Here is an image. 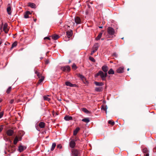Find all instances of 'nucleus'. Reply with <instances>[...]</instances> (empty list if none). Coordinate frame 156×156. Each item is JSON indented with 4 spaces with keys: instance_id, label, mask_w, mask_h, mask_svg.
Segmentation results:
<instances>
[{
    "instance_id": "1",
    "label": "nucleus",
    "mask_w": 156,
    "mask_h": 156,
    "mask_svg": "<svg viewBox=\"0 0 156 156\" xmlns=\"http://www.w3.org/2000/svg\"><path fill=\"white\" fill-rule=\"evenodd\" d=\"M100 76L103 80H105V78L107 76V73H104L103 72L101 71H100L95 75V77H96L98 76Z\"/></svg>"
},
{
    "instance_id": "2",
    "label": "nucleus",
    "mask_w": 156,
    "mask_h": 156,
    "mask_svg": "<svg viewBox=\"0 0 156 156\" xmlns=\"http://www.w3.org/2000/svg\"><path fill=\"white\" fill-rule=\"evenodd\" d=\"M108 33L109 35L108 37H112L113 35L115 33L114 30L113 28L111 27H108L107 29Z\"/></svg>"
},
{
    "instance_id": "3",
    "label": "nucleus",
    "mask_w": 156,
    "mask_h": 156,
    "mask_svg": "<svg viewBox=\"0 0 156 156\" xmlns=\"http://www.w3.org/2000/svg\"><path fill=\"white\" fill-rule=\"evenodd\" d=\"M98 44L96 43L95 44L92 48V51H91L90 55H92L94 53H95L98 50Z\"/></svg>"
},
{
    "instance_id": "4",
    "label": "nucleus",
    "mask_w": 156,
    "mask_h": 156,
    "mask_svg": "<svg viewBox=\"0 0 156 156\" xmlns=\"http://www.w3.org/2000/svg\"><path fill=\"white\" fill-rule=\"evenodd\" d=\"M61 69L64 72H69L70 70V67L69 66H67L61 67Z\"/></svg>"
},
{
    "instance_id": "5",
    "label": "nucleus",
    "mask_w": 156,
    "mask_h": 156,
    "mask_svg": "<svg viewBox=\"0 0 156 156\" xmlns=\"http://www.w3.org/2000/svg\"><path fill=\"white\" fill-rule=\"evenodd\" d=\"M72 155L74 156H78L80 154V152L77 150L73 148L72 150Z\"/></svg>"
},
{
    "instance_id": "6",
    "label": "nucleus",
    "mask_w": 156,
    "mask_h": 156,
    "mask_svg": "<svg viewBox=\"0 0 156 156\" xmlns=\"http://www.w3.org/2000/svg\"><path fill=\"white\" fill-rule=\"evenodd\" d=\"M31 13L29 11L26 12L24 14V16L25 18H28L31 17Z\"/></svg>"
},
{
    "instance_id": "7",
    "label": "nucleus",
    "mask_w": 156,
    "mask_h": 156,
    "mask_svg": "<svg viewBox=\"0 0 156 156\" xmlns=\"http://www.w3.org/2000/svg\"><path fill=\"white\" fill-rule=\"evenodd\" d=\"M76 140H77L76 139L75 140H72L70 141L69 143V146L71 147L74 148L75 147L76 145L75 141H76Z\"/></svg>"
},
{
    "instance_id": "8",
    "label": "nucleus",
    "mask_w": 156,
    "mask_h": 156,
    "mask_svg": "<svg viewBox=\"0 0 156 156\" xmlns=\"http://www.w3.org/2000/svg\"><path fill=\"white\" fill-rule=\"evenodd\" d=\"M73 34V31L71 30H69L66 32V35L68 38H70Z\"/></svg>"
},
{
    "instance_id": "9",
    "label": "nucleus",
    "mask_w": 156,
    "mask_h": 156,
    "mask_svg": "<svg viewBox=\"0 0 156 156\" xmlns=\"http://www.w3.org/2000/svg\"><path fill=\"white\" fill-rule=\"evenodd\" d=\"M8 7L7 8V11L9 15H11V8L10 4H9L7 5Z\"/></svg>"
},
{
    "instance_id": "10",
    "label": "nucleus",
    "mask_w": 156,
    "mask_h": 156,
    "mask_svg": "<svg viewBox=\"0 0 156 156\" xmlns=\"http://www.w3.org/2000/svg\"><path fill=\"white\" fill-rule=\"evenodd\" d=\"M102 69L105 73H107L108 68L107 66L104 65L102 66Z\"/></svg>"
},
{
    "instance_id": "11",
    "label": "nucleus",
    "mask_w": 156,
    "mask_h": 156,
    "mask_svg": "<svg viewBox=\"0 0 156 156\" xmlns=\"http://www.w3.org/2000/svg\"><path fill=\"white\" fill-rule=\"evenodd\" d=\"M7 26L8 25L6 23H5L4 25L3 30L6 33H7L9 31Z\"/></svg>"
},
{
    "instance_id": "12",
    "label": "nucleus",
    "mask_w": 156,
    "mask_h": 156,
    "mask_svg": "<svg viewBox=\"0 0 156 156\" xmlns=\"http://www.w3.org/2000/svg\"><path fill=\"white\" fill-rule=\"evenodd\" d=\"M75 22L77 24L80 23L81 20L80 18L76 16L75 18Z\"/></svg>"
},
{
    "instance_id": "13",
    "label": "nucleus",
    "mask_w": 156,
    "mask_h": 156,
    "mask_svg": "<svg viewBox=\"0 0 156 156\" xmlns=\"http://www.w3.org/2000/svg\"><path fill=\"white\" fill-rule=\"evenodd\" d=\"M117 72L118 73H122L124 72V68L122 67H120L116 70Z\"/></svg>"
},
{
    "instance_id": "14",
    "label": "nucleus",
    "mask_w": 156,
    "mask_h": 156,
    "mask_svg": "<svg viewBox=\"0 0 156 156\" xmlns=\"http://www.w3.org/2000/svg\"><path fill=\"white\" fill-rule=\"evenodd\" d=\"M6 133L8 135L11 136L13 133V131L11 129H9L7 130Z\"/></svg>"
},
{
    "instance_id": "15",
    "label": "nucleus",
    "mask_w": 156,
    "mask_h": 156,
    "mask_svg": "<svg viewBox=\"0 0 156 156\" xmlns=\"http://www.w3.org/2000/svg\"><path fill=\"white\" fill-rule=\"evenodd\" d=\"M26 147H23L22 146H20L19 147V150L20 152H21L23 151L26 149Z\"/></svg>"
},
{
    "instance_id": "16",
    "label": "nucleus",
    "mask_w": 156,
    "mask_h": 156,
    "mask_svg": "<svg viewBox=\"0 0 156 156\" xmlns=\"http://www.w3.org/2000/svg\"><path fill=\"white\" fill-rule=\"evenodd\" d=\"M64 119L66 121H69L72 120L73 118L72 116L66 115L64 117Z\"/></svg>"
},
{
    "instance_id": "17",
    "label": "nucleus",
    "mask_w": 156,
    "mask_h": 156,
    "mask_svg": "<svg viewBox=\"0 0 156 156\" xmlns=\"http://www.w3.org/2000/svg\"><path fill=\"white\" fill-rule=\"evenodd\" d=\"M60 37L57 34H54L52 36V39L54 40H56L59 38Z\"/></svg>"
},
{
    "instance_id": "18",
    "label": "nucleus",
    "mask_w": 156,
    "mask_h": 156,
    "mask_svg": "<svg viewBox=\"0 0 156 156\" xmlns=\"http://www.w3.org/2000/svg\"><path fill=\"white\" fill-rule=\"evenodd\" d=\"M65 84L67 86H69L71 87H74L75 85V84H72L70 82L68 81L66 82Z\"/></svg>"
},
{
    "instance_id": "19",
    "label": "nucleus",
    "mask_w": 156,
    "mask_h": 156,
    "mask_svg": "<svg viewBox=\"0 0 156 156\" xmlns=\"http://www.w3.org/2000/svg\"><path fill=\"white\" fill-rule=\"evenodd\" d=\"M45 124L43 122H41L38 124L39 126L41 128H44L45 126Z\"/></svg>"
},
{
    "instance_id": "20",
    "label": "nucleus",
    "mask_w": 156,
    "mask_h": 156,
    "mask_svg": "<svg viewBox=\"0 0 156 156\" xmlns=\"http://www.w3.org/2000/svg\"><path fill=\"white\" fill-rule=\"evenodd\" d=\"M80 129V128L79 127H78L76 128L73 131V135L74 136H76L78 132L79 131Z\"/></svg>"
},
{
    "instance_id": "21",
    "label": "nucleus",
    "mask_w": 156,
    "mask_h": 156,
    "mask_svg": "<svg viewBox=\"0 0 156 156\" xmlns=\"http://www.w3.org/2000/svg\"><path fill=\"white\" fill-rule=\"evenodd\" d=\"M28 6L33 8H36V5L34 3H29Z\"/></svg>"
},
{
    "instance_id": "22",
    "label": "nucleus",
    "mask_w": 156,
    "mask_h": 156,
    "mask_svg": "<svg viewBox=\"0 0 156 156\" xmlns=\"http://www.w3.org/2000/svg\"><path fill=\"white\" fill-rule=\"evenodd\" d=\"M107 108H108L107 107L106 105H102L101 106V109L105 111L106 114L107 113Z\"/></svg>"
},
{
    "instance_id": "23",
    "label": "nucleus",
    "mask_w": 156,
    "mask_h": 156,
    "mask_svg": "<svg viewBox=\"0 0 156 156\" xmlns=\"http://www.w3.org/2000/svg\"><path fill=\"white\" fill-rule=\"evenodd\" d=\"M102 33H99V34L98 36L95 39L96 40H99L100 38L101 37L102 35Z\"/></svg>"
},
{
    "instance_id": "24",
    "label": "nucleus",
    "mask_w": 156,
    "mask_h": 156,
    "mask_svg": "<svg viewBox=\"0 0 156 156\" xmlns=\"http://www.w3.org/2000/svg\"><path fill=\"white\" fill-rule=\"evenodd\" d=\"M95 84L97 86H102L104 85V83L102 82H95Z\"/></svg>"
},
{
    "instance_id": "25",
    "label": "nucleus",
    "mask_w": 156,
    "mask_h": 156,
    "mask_svg": "<svg viewBox=\"0 0 156 156\" xmlns=\"http://www.w3.org/2000/svg\"><path fill=\"white\" fill-rule=\"evenodd\" d=\"M82 121L86 123H88L90 122V119L89 118H86L82 119Z\"/></svg>"
},
{
    "instance_id": "26",
    "label": "nucleus",
    "mask_w": 156,
    "mask_h": 156,
    "mask_svg": "<svg viewBox=\"0 0 156 156\" xmlns=\"http://www.w3.org/2000/svg\"><path fill=\"white\" fill-rule=\"evenodd\" d=\"M102 87H96L95 89V91L97 92H100L102 91Z\"/></svg>"
},
{
    "instance_id": "27",
    "label": "nucleus",
    "mask_w": 156,
    "mask_h": 156,
    "mask_svg": "<svg viewBox=\"0 0 156 156\" xmlns=\"http://www.w3.org/2000/svg\"><path fill=\"white\" fill-rule=\"evenodd\" d=\"M109 74H113L115 72L112 69H110L108 72Z\"/></svg>"
},
{
    "instance_id": "28",
    "label": "nucleus",
    "mask_w": 156,
    "mask_h": 156,
    "mask_svg": "<svg viewBox=\"0 0 156 156\" xmlns=\"http://www.w3.org/2000/svg\"><path fill=\"white\" fill-rule=\"evenodd\" d=\"M82 110L84 112L87 113V114H89L90 113V112L88 111L87 109L85 108H82Z\"/></svg>"
},
{
    "instance_id": "29",
    "label": "nucleus",
    "mask_w": 156,
    "mask_h": 156,
    "mask_svg": "<svg viewBox=\"0 0 156 156\" xmlns=\"http://www.w3.org/2000/svg\"><path fill=\"white\" fill-rule=\"evenodd\" d=\"M44 77L43 76H41V78L39 80L38 82L37 83L38 84H39L41 83L43 80H44Z\"/></svg>"
},
{
    "instance_id": "30",
    "label": "nucleus",
    "mask_w": 156,
    "mask_h": 156,
    "mask_svg": "<svg viewBox=\"0 0 156 156\" xmlns=\"http://www.w3.org/2000/svg\"><path fill=\"white\" fill-rule=\"evenodd\" d=\"M17 45V42L16 41L14 42L12 45V47H11V49H12L13 48L16 46Z\"/></svg>"
},
{
    "instance_id": "31",
    "label": "nucleus",
    "mask_w": 156,
    "mask_h": 156,
    "mask_svg": "<svg viewBox=\"0 0 156 156\" xmlns=\"http://www.w3.org/2000/svg\"><path fill=\"white\" fill-rule=\"evenodd\" d=\"M56 146V144L55 143H54L52 144L51 148V151H53L54 149L55 148Z\"/></svg>"
},
{
    "instance_id": "32",
    "label": "nucleus",
    "mask_w": 156,
    "mask_h": 156,
    "mask_svg": "<svg viewBox=\"0 0 156 156\" xmlns=\"http://www.w3.org/2000/svg\"><path fill=\"white\" fill-rule=\"evenodd\" d=\"M79 77L82 80H84L86 81V82H87V81L86 80V79L84 76L80 74L79 75Z\"/></svg>"
},
{
    "instance_id": "33",
    "label": "nucleus",
    "mask_w": 156,
    "mask_h": 156,
    "mask_svg": "<svg viewBox=\"0 0 156 156\" xmlns=\"http://www.w3.org/2000/svg\"><path fill=\"white\" fill-rule=\"evenodd\" d=\"M11 89H12L11 87H9L7 89V90H6V93L7 94H9L10 93V92Z\"/></svg>"
},
{
    "instance_id": "34",
    "label": "nucleus",
    "mask_w": 156,
    "mask_h": 156,
    "mask_svg": "<svg viewBox=\"0 0 156 156\" xmlns=\"http://www.w3.org/2000/svg\"><path fill=\"white\" fill-rule=\"evenodd\" d=\"M44 99V100L49 101L50 100V98H48L46 96H44L43 97Z\"/></svg>"
},
{
    "instance_id": "35",
    "label": "nucleus",
    "mask_w": 156,
    "mask_h": 156,
    "mask_svg": "<svg viewBox=\"0 0 156 156\" xmlns=\"http://www.w3.org/2000/svg\"><path fill=\"white\" fill-rule=\"evenodd\" d=\"M18 141V139L17 137H16L15 138V139L14 140V144H17Z\"/></svg>"
},
{
    "instance_id": "36",
    "label": "nucleus",
    "mask_w": 156,
    "mask_h": 156,
    "mask_svg": "<svg viewBox=\"0 0 156 156\" xmlns=\"http://www.w3.org/2000/svg\"><path fill=\"white\" fill-rule=\"evenodd\" d=\"M108 123L111 124L112 126H113L115 124L114 122L111 120H110L108 121Z\"/></svg>"
},
{
    "instance_id": "37",
    "label": "nucleus",
    "mask_w": 156,
    "mask_h": 156,
    "mask_svg": "<svg viewBox=\"0 0 156 156\" xmlns=\"http://www.w3.org/2000/svg\"><path fill=\"white\" fill-rule=\"evenodd\" d=\"M89 59L92 62H95V60L94 58L90 56L89 57Z\"/></svg>"
},
{
    "instance_id": "38",
    "label": "nucleus",
    "mask_w": 156,
    "mask_h": 156,
    "mask_svg": "<svg viewBox=\"0 0 156 156\" xmlns=\"http://www.w3.org/2000/svg\"><path fill=\"white\" fill-rule=\"evenodd\" d=\"M72 68L74 70H75L77 68V67L76 66L75 64L73 63L72 66Z\"/></svg>"
},
{
    "instance_id": "39",
    "label": "nucleus",
    "mask_w": 156,
    "mask_h": 156,
    "mask_svg": "<svg viewBox=\"0 0 156 156\" xmlns=\"http://www.w3.org/2000/svg\"><path fill=\"white\" fill-rule=\"evenodd\" d=\"M143 151L144 153H147L148 152V150L147 148H144L143 149Z\"/></svg>"
},
{
    "instance_id": "40",
    "label": "nucleus",
    "mask_w": 156,
    "mask_h": 156,
    "mask_svg": "<svg viewBox=\"0 0 156 156\" xmlns=\"http://www.w3.org/2000/svg\"><path fill=\"white\" fill-rule=\"evenodd\" d=\"M57 148H59V149H61L62 147V146L61 145V144H58L57 146Z\"/></svg>"
},
{
    "instance_id": "41",
    "label": "nucleus",
    "mask_w": 156,
    "mask_h": 156,
    "mask_svg": "<svg viewBox=\"0 0 156 156\" xmlns=\"http://www.w3.org/2000/svg\"><path fill=\"white\" fill-rule=\"evenodd\" d=\"M4 114L3 112H0V119L3 116Z\"/></svg>"
},
{
    "instance_id": "42",
    "label": "nucleus",
    "mask_w": 156,
    "mask_h": 156,
    "mask_svg": "<svg viewBox=\"0 0 156 156\" xmlns=\"http://www.w3.org/2000/svg\"><path fill=\"white\" fill-rule=\"evenodd\" d=\"M113 56H114L116 57H117V55L116 53H114L113 54Z\"/></svg>"
},
{
    "instance_id": "43",
    "label": "nucleus",
    "mask_w": 156,
    "mask_h": 156,
    "mask_svg": "<svg viewBox=\"0 0 156 156\" xmlns=\"http://www.w3.org/2000/svg\"><path fill=\"white\" fill-rule=\"evenodd\" d=\"M49 63V61L48 60H47L45 61V64H48Z\"/></svg>"
},
{
    "instance_id": "44",
    "label": "nucleus",
    "mask_w": 156,
    "mask_h": 156,
    "mask_svg": "<svg viewBox=\"0 0 156 156\" xmlns=\"http://www.w3.org/2000/svg\"><path fill=\"white\" fill-rule=\"evenodd\" d=\"M44 40H45V39H48L49 40H50V38L49 37H45L44 38Z\"/></svg>"
},
{
    "instance_id": "45",
    "label": "nucleus",
    "mask_w": 156,
    "mask_h": 156,
    "mask_svg": "<svg viewBox=\"0 0 156 156\" xmlns=\"http://www.w3.org/2000/svg\"><path fill=\"white\" fill-rule=\"evenodd\" d=\"M14 101V99H12L10 101V104H12Z\"/></svg>"
},
{
    "instance_id": "46",
    "label": "nucleus",
    "mask_w": 156,
    "mask_h": 156,
    "mask_svg": "<svg viewBox=\"0 0 156 156\" xmlns=\"http://www.w3.org/2000/svg\"><path fill=\"white\" fill-rule=\"evenodd\" d=\"M153 151L154 152H156V146L153 148Z\"/></svg>"
},
{
    "instance_id": "47",
    "label": "nucleus",
    "mask_w": 156,
    "mask_h": 156,
    "mask_svg": "<svg viewBox=\"0 0 156 156\" xmlns=\"http://www.w3.org/2000/svg\"><path fill=\"white\" fill-rule=\"evenodd\" d=\"M37 76L39 78H40L41 76V75L40 73L38 75H37Z\"/></svg>"
},
{
    "instance_id": "48",
    "label": "nucleus",
    "mask_w": 156,
    "mask_h": 156,
    "mask_svg": "<svg viewBox=\"0 0 156 156\" xmlns=\"http://www.w3.org/2000/svg\"><path fill=\"white\" fill-rule=\"evenodd\" d=\"M2 126H0V132H1L2 130L3 129V128L2 127Z\"/></svg>"
},
{
    "instance_id": "49",
    "label": "nucleus",
    "mask_w": 156,
    "mask_h": 156,
    "mask_svg": "<svg viewBox=\"0 0 156 156\" xmlns=\"http://www.w3.org/2000/svg\"><path fill=\"white\" fill-rule=\"evenodd\" d=\"M35 73L37 75H38L40 73L38 71H36L35 72Z\"/></svg>"
},
{
    "instance_id": "50",
    "label": "nucleus",
    "mask_w": 156,
    "mask_h": 156,
    "mask_svg": "<svg viewBox=\"0 0 156 156\" xmlns=\"http://www.w3.org/2000/svg\"><path fill=\"white\" fill-rule=\"evenodd\" d=\"M83 82L85 84H86L87 83V82H86V81L84 80H82Z\"/></svg>"
},
{
    "instance_id": "51",
    "label": "nucleus",
    "mask_w": 156,
    "mask_h": 156,
    "mask_svg": "<svg viewBox=\"0 0 156 156\" xmlns=\"http://www.w3.org/2000/svg\"><path fill=\"white\" fill-rule=\"evenodd\" d=\"M145 156H149V154L148 153H147L145 154Z\"/></svg>"
},
{
    "instance_id": "52",
    "label": "nucleus",
    "mask_w": 156,
    "mask_h": 156,
    "mask_svg": "<svg viewBox=\"0 0 156 156\" xmlns=\"http://www.w3.org/2000/svg\"><path fill=\"white\" fill-rule=\"evenodd\" d=\"M37 20V19H34V21L35 22H36V21Z\"/></svg>"
},
{
    "instance_id": "53",
    "label": "nucleus",
    "mask_w": 156,
    "mask_h": 156,
    "mask_svg": "<svg viewBox=\"0 0 156 156\" xmlns=\"http://www.w3.org/2000/svg\"><path fill=\"white\" fill-rule=\"evenodd\" d=\"M99 27L100 28H102L103 27H102V26H100Z\"/></svg>"
},
{
    "instance_id": "54",
    "label": "nucleus",
    "mask_w": 156,
    "mask_h": 156,
    "mask_svg": "<svg viewBox=\"0 0 156 156\" xmlns=\"http://www.w3.org/2000/svg\"><path fill=\"white\" fill-rule=\"evenodd\" d=\"M58 101H61V98H60V99H58Z\"/></svg>"
},
{
    "instance_id": "55",
    "label": "nucleus",
    "mask_w": 156,
    "mask_h": 156,
    "mask_svg": "<svg viewBox=\"0 0 156 156\" xmlns=\"http://www.w3.org/2000/svg\"><path fill=\"white\" fill-rule=\"evenodd\" d=\"M2 101V99H1L0 98V102H1Z\"/></svg>"
},
{
    "instance_id": "56",
    "label": "nucleus",
    "mask_w": 156,
    "mask_h": 156,
    "mask_svg": "<svg viewBox=\"0 0 156 156\" xmlns=\"http://www.w3.org/2000/svg\"><path fill=\"white\" fill-rule=\"evenodd\" d=\"M2 44V42L0 41V45Z\"/></svg>"
},
{
    "instance_id": "57",
    "label": "nucleus",
    "mask_w": 156,
    "mask_h": 156,
    "mask_svg": "<svg viewBox=\"0 0 156 156\" xmlns=\"http://www.w3.org/2000/svg\"><path fill=\"white\" fill-rule=\"evenodd\" d=\"M2 25H3V24H2V26H1V27H0V29H2Z\"/></svg>"
},
{
    "instance_id": "58",
    "label": "nucleus",
    "mask_w": 156,
    "mask_h": 156,
    "mask_svg": "<svg viewBox=\"0 0 156 156\" xmlns=\"http://www.w3.org/2000/svg\"><path fill=\"white\" fill-rule=\"evenodd\" d=\"M70 62H71V61H70V60H69V63H70Z\"/></svg>"
},
{
    "instance_id": "59",
    "label": "nucleus",
    "mask_w": 156,
    "mask_h": 156,
    "mask_svg": "<svg viewBox=\"0 0 156 156\" xmlns=\"http://www.w3.org/2000/svg\"><path fill=\"white\" fill-rule=\"evenodd\" d=\"M67 27H68V28H69L70 27L69 26H67Z\"/></svg>"
},
{
    "instance_id": "60",
    "label": "nucleus",
    "mask_w": 156,
    "mask_h": 156,
    "mask_svg": "<svg viewBox=\"0 0 156 156\" xmlns=\"http://www.w3.org/2000/svg\"><path fill=\"white\" fill-rule=\"evenodd\" d=\"M104 38H101V40H104Z\"/></svg>"
},
{
    "instance_id": "61",
    "label": "nucleus",
    "mask_w": 156,
    "mask_h": 156,
    "mask_svg": "<svg viewBox=\"0 0 156 156\" xmlns=\"http://www.w3.org/2000/svg\"><path fill=\"white\" fill-rule=\"evenodd\" d=\"M56 115H58V114L57 113H56Z\"/></svg>"
},
{
    "instance_id": "62",
    "label": "nucleus",
    "mask_w": 156,
    "mask_h": 156,
    "mask_svg": "<svg viewBox=\"0 0 156 156\" xmlns=\"http://www.w3.org/2000/svg\"><path fill=\"white\" fill-rule=\"evenodd\" d=\"M129 68H128V69H127V70H128V71H129Z\"/></svg>"
},
{
    "instance_id": "63",
    "label": "nucleus",
    "mask_w": 156,
    "mask_h": 156,
    "mask_svg": "<svg viewBox=\"0 0 156 156\" xmlns=\"http://www.w3.org/2000/svg\"><path fill=\"white\" fill-rule=\"evenodd\" d=\"M123 38H123H123H122V39H123Z\"/></svg>"
}]
</instances>
